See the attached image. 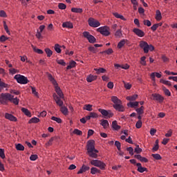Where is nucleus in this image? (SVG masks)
I'll return each mask as SVG.
<instances>
[{
    "label": "nucleus",
    "instance_id": "obj_1",
    "mask_svg": "<svg viewBox=\"0 0 177 177\" xmlns=\"http://www.w3.org/2000/svg\"><path fill=\"white\" fill-rule=\"evenodd\" d=\"M99 151L95 149V140H91L87 142V153L91 158H97Z\"/></svg>",
    "mask_w": 177,
    "mask_h": 177
},
{
    "label": "nucleus",
    "instance_id": "obj_2",
    "mask_svg": "<svg viewBox=\"0 0 177 177\" xmlns=\"http://www.w3.org/2000/svg\"><path fill=\"white\" fill-rule=\"evenodd\" d=\"M111 102L114 103L113 106L117 111L124 112L125 111V108H124V105H122V102L120 101L117 96H112Z\"/></svg>",
    "mask_w": 177,
    "mask_h": 177
},
{
    "label": "nucleus",
    "instance_id": "obj_3",
    "mask_svg": "<svg viewBox=\"0 0 177 177\" xmlns=\"http://www.w3.org/2000/svg\"><path fill=\"white\" fill-rule=\"evenodd\" d=\"M13 99V95L9 93H3L0 95V103L1 104H8Z\"/></svg>",
    "mask_w": 177,
    "mask_h": 177
},
{
    "label": "nucleus",
    "instance_id": "obj_4",
    "mask_svg": "<svg viewBox=\"0 0 177 177\" xmlns=\"http://www.w3.org/2000/svg\"><path fill=\"white\" fill-rule=\"evenodd\" d=\"M140 48H141V49H143L144 53H147L149 50H150L151 52H153V50H154L153 46L151 44L149 45V44L145 41H140Z\"/></svg>",
    "mask_w": 177,
    "mask_h": 177
},
{
    "label": "nucleus",
    "instance_id": "obj_5",
    "mask_svg": "<svg viewBox=\"0 0 177 177\" xmlns=\"http://www.w3.org/2000/svg\"><path fill=\"white\" fill-rule=\"evenodd\" d=\"M14 80H16L18 84H21L22 85H26V84H28V82H30V81H28V79L26 76L20 74L15 75L14 77Z\"/></svg>",
    "mask_w": 177,
    "mask_h": 177
},
{
    "label": "nucleus",
    "instance_id": "obj_6",
    "mask_svg": "<svg viewBox=\"0 0 177 177\" xmlns=\"http://www.w3.org/2000/svg\"><path fill=\"white\" fill-rule=\"evenodd\" d=\"M90 164L91 165H93L94 167H97L98 168H100V169H104L106 167V164L99 160H91Z\"/></svg>",
    "mask_w": 177,
    "mask_h": 177
},
{
    "label": "nucleus",
    "instance_id": "obj_7",
    "mask_svg": "<svg viewBox=\"0 0 177 177\" xmlns=\"http://www.w3.org/2000/svg\"><path fill=\"white\" fill-rule=\"evenodd\" d=\"M98 32H100L102 35H104V37H109L110 35V28L108 26H102L97 29Z\"/></svg>",
    "mask_w": 177,
    "mask_h": 177
},
{
    "label": "nucleus",
    "instance_id": "obj_8",
    "mask_svg": "<svg viewBox=\"0 0 177 177\" xmlns=\"http://www.w3.org/2000/svg\"><path fill=\"white\" fill-rule=\"evenodd\" d=\"M83 37H84V38H86V39H88L90 44H95V42H96V38H95L93 35H91L89 32H86V31L84 32Z\"/></svg>",
    "mask_w": 177,
    "mask_h": 177
},
{
    "label": "nucleus",
    "instance_id": "obj_9",
    "mask_svg": "<svg viewBox=\"0 0 177 177\" xmlns=\"http://www.w3.org/2000/svg\"><path fill=\"white\" fill-rule=\"evenodd\" d=\"M98 111L101 113L104 117H107L108 118H111V117L114 115V113H113V112H111L110 110L107 111L106 109H98Z\"/></svg>",
    "mask_w": 177,
    "mask_h": 177
},
{
    "label": "nucleus",
    "instance_id": "obj_10",
    "mask_svg": "<svg viewBox=\"0 0 177 177\" xmlns=\"http://www.w3.org/2000/svg\"><path fill=\"white\" fill-rule=\"evenodd\" d=\"M88 26H90V27H93L95 28L100 26V22H99V21L92 17L88 19Z\"/></svg>",
    "mask_w": 177,
    "mask_h": 177
},
{
    "label": "nucleus",
    "instance_id": "obj_11",
    "mask_svg": "<svg viewBox=\"0 0 177 177\" xmlns=\"http://www.w3.org/2000/svg\"><path fill=\"white\" fill-rule=\"evenodd\" d=\"M152 97H153V100H156V102H158L159 103H162V102H164V97L160 94L153 93L152 94Z\"/></svg>",
    "mask_w": 177,
    "mask_h": 177
},
{
    "label": "nucleus",
    "instance_id": "obj_12",
    "mask_svg": "<svg viewBox=\"0 0 177 177\" xmlns=\"http://www.w3.org/2000/svg\"><path fill=\"white\" fill-rule=\"evenodd\" d=\"M133 32H134V34H136V35H137L138 37H140V38H142L145 36V32L138 28H133Z\"/></svg>",
    "mask_w": 177,
    "mask_h": 177
},
{
    "label": "nucleus",
    "instance_id": "obj_13",
    "mask_svg": "<svg viewBox=\"0 0 177 177\" xmlns=\"http://www.w3.org/2000/svg\"><path fill=\"white\" fill-rule=\"evenodd\" d=\"M5 118H6V120H9V121H14L15 122L17 121V118L16 117L8 113L5 114Z\"/></svg>",
    "mask_w": 177,
    "mask_h": 177
},
{
    "label": "nucleus",
    "instance_id": "obj_14",
    "mask_svg": "<svg viewBox=\"0 0 177 177\" xmlns=\"http://www.w3.org/2000/svg\"><path fill=\"white\" fill-rule=\"evenodd\" d=\"M47 75H48V78L49 81L53 84V85H54V86H57V82H56V80H55V77H53V76H52V74L47 73Z\"/></svg>",
    "mask_w": 177,
    "mask_h": 177
},
{
    "label": "nucleus",
    "instance_id": "obj_15",
    "mask_svg": "<svg viewBox=\"0 0 177 177\" xmlns=\"http://www.w3.org/2000/svg\"><path fill=\"white\" fill-rule=\"evenodd\" d=\"M55 92L56 93H57L58 96H59V97L61 99H64V95H63V92L62 91V89H60V87L55 86Z\"/></svg>",
    "mask_w": 177,
    "mask_h": 177
},
{
    "label": "nucleus",
    "instance_id": "obj_16",
    "mask_svg": "<svg viewBox=\"0 0 177 177\" xmlns=\"http://www.w3.org/2000/svg\"><path fill=\"white\" fill-rule=\"evenodd\" d=\"M62 27L64 28H73L74 26L73 25V23L70 21H66L62 24Z\"/></svg>",
    "mask_w": 177,
    "mask_h": 177
},
{
    "label": "nucleus",
    "instance_id": "obj_17",
    "mask_svg": "<svg viewBox=\"0 0 177 177\" xmlns=\"http://www.w3.org/2000/svg\"><path fill=\"white\" fill-rule=\"evenodd\" d=\"M100 125H102L104 129H107V128H109V124L107 120L102 119L100 120Z\"/></svg>",
    "mask_w": 177,
    "mask_h": 177
},
{
    "label": "nucleus",
    "instance_id": "obj_18",
    "mask_svg": "<svg viewBox=\"0 0 177 177\" xmlns=\"http://www.w3.org/2000/svg\"><path fill=\"white\" fill-rule=\"evenodd\" d=\"M156 77L157 78H161L162 75L159 73H152L151 74V78L153 82H156Z\"/></svg>",
    "mask_w": 177,
    "mask_h": 177
},
{
    "label": "nucleus",
    "instance_id": "obj_19",
    "mask_svg": "<svg viewBox=\"0 0 177 177\" xmlns=\"http://www.w3.org/2000/svg\"><path fill=\"white\" fill-rule=\"evenodd\" d=\"M112 128L115 129V131H119V129H121V126L118 125L117 120H114L112 122Z\"/></svg>",
    "mask_w": 177,
    "mask_h": 177
},
{
    "label": "nucleus",
    "instance_id": "obj_20",
    "mask_svg": "<svg viewBox=\"0 0 177 177\" xmlns=\"http://www.w3.org/2000/svg\"><path fill=\"white\" fill-rule=\"evenodd\" d=\"M95 80H97V76L90 75L86 77L87 82H92L93 81H95Z\"/></svg>",
    "mask_w": 177,
    "mask_h": 177
},
{
    "label": "nucleus",
    "instance_id": "obj_21",
    "mask_svg": "<svg viewBox=\"0 0 177 177\" xmlns=\"http://www.w3.org/2000/svg\"><path fill=\"white\" fill-rule=\"evenodd\" d=\"M136 158H137L138 160H140L141 161V162H149V160L145 157H142V156L140 155H136Z\"/></svg>",
    "mask_w": 177,
    "mask_h": 177
},
{
    "label": "nucleus",
    "instance_id": "obj_22",
    "mask_svg": "<svg viewBox=\"0 0 177 177\" xmlns=\"http://www.w3.org/2000/svg\"><path fill=\"white\" fill-rule=\"evenodd\" d=\"M127 42H128V39L121 40L118 44V49H121V48H122V46H124V45H125V44H127Z\"/></svg>",
    "mask_w": 177,
    "mask_h": 177
},
{
    "label": "nucleus",
    "instance_id": "obj_23",
    "mask_svg": "<svg viewBox=\"0 0 177 177\" xmlns=\"http://www.w3.org/2000/svg\"><path fill=\"white\" fill-rule=\"evenodd\" d=\"M60 111L64 114V115H67L68 114V109L66 106H61Z\"/></svg>",
    "mask_w": 177,
    "mask_h": 177
},
{
    "label": "nucleus",
    "instance_id": "obj_24",
    "mask_svg": "<svg viewBox=\"0 0 177 177\" xmlns=\"http://www.w3.org/2000/svg\"><path fill=\"white\" fill-rule=\"evenodd\" d=\"M156 19L158 21H160L161 19H162V16L161 15V11L159 10H156Z\"/></svg>",
    "mask_w": 177,
    "mask_h": 177
},
{
    "label": "nucleus",
    "instance_id": "obj_25",
    "mask_svg": "<svg viewBox=\"0 0 177 177\" xmlns=\"http://www.w3.org/2000/svg\"><path fill=\"white\" fill-rule=\"evenodd\" d=\"M136 111L138 113V115H142L145 113V106H142L138 108Z\"/></svg>",
    "mask_w": 177,
    "mask_h": 177
},
{
    "label": "nucleus",
    "instance_id": "obj_26",
    "mask_svg": "<svg viewBox=\"0 0 177 177\" xmlns=\"http://www.w3.org/2000/svg\"><path fill=\"white\" fill-rule=\"evenodd\" d=\"M76 64H77V62H75V61H71L69 63V65L66 67V70H71V68H74Z\"/></svg>",
    "mask_w": 177,
    "mask_h": 177
},
{
    "label": "nucleus",
    "instance_id": "obj_27",
    "mask_svg": "<svg viewBox=\"0 0 177 177\" xmlns=\"http://www.w3.org/2000/svg\"><path fill=\"white\" fill-rule=\"evenodd\" d=\"M39 122V118L35 117V118H32L30 120H29V124H37Z\"/></svg>",
    "mask_w": 177,
    "mask_h": 177
},
{
    "label": "nucleus",
    "instance_id": "obj_28",
    "mask_svg": "<svg viewBox=\"0 0 177 177\" xmlns=\"http://www.w3.org/2000/svg\"><path fill=\"white\" fill-rule=\"evenodd\" d=\"M22 113H24L25 115H27L28 117H31V113H30V111L26 108H21Z\"/></svg>",
    "mask_w": 177,
    "mask_h": 177
},
{
    "label": "nucleus",
    "instance_id": "obj_29",
    "mask_svg": "<svg viewBox=\"0 0 177 177\" xmlns=\"http://www.w3.org/2000/svg\"><path fill=\"white\" fill-rule=\"evenodd\" d=\"M127 106L129 107H138L139 106V102H130Z\"/></svg>",
    "mask_w": 177,
    "mask_h": 177
},
{
    "label": "nucleus",
    "instance_id": "obj_30",
    "mask_svg": "<svg viewBox=\"0 0 177 177\" xmlns=\"http://www.w3.org/2000/svg\"><path fill=\"white\" fill-rule=\"evenodd\" d=\"M136 99H138V95L135 94L132 96H128L127 97V100H129L130 102L135 101Z\"/></svg>",
    "mask_w": 177,
    "mask_h": 177
},
{
    "label": "nucleus",
    "instance_id": "obj_31",
    "mask_svg": "<svg viewBox=\"0 0 177 177\" xmlns=\"http://www.w3.org/2000/svg\"><path fill=\"white\" fill-rule=\"evenodd\" d=\"M10 102L17 106V104H19V100L17 97H15V96L12 95V98Z\"/></svg>",
    "mask_w": 177,
    "mask_h": 177
},
{
    "label": "nucleus",
    "instance_id": "obj_32",
    "mask_svg": "<svg viewBox=\"0 0 177 177\" xmlns=\"http://www.w3.org/2000/svg\"><path fill=\"white\" fill-rule=\"evenodd\" d=\"M71 12H73V13H82L83 10L82 8H72Z\"/></svg>",
    "mask_w": 177,
    "mask_h": 177
},
{
    "label": "nucleus",
    "instance_id": "obj_33",
    "mask_svg": "<svg viewBox=\"0 0 177 177\" xmlns=\"http://www.w3.org/2000/svg\"><path fill=\"white\" fill-rule=\"evenodd\" d=\"M94 70L95 71H96V74L104 73V72L106 71V69L103 68H95Z\"/></svg>",
    "mask_w": 177,
    "mask_h": 177
},
{
    "label": "nucleus",
    "instance_id": "obj_34",
    "mask_svg": "<svg viewBox=\"0 0 177 177\" xmlns=\"http://www.w3.org/2000/svg\"><path fill=\"white\" fill-rule=\"evenodd\" d=\"M16 149H17V150H19V151H24V146H23V145H21V144H17V145H16Z\"/></svg>",
    "mask_w": 177,
    "mask_h": 177
},
{
    "label": "nucleus",
    "instance_id": "obj_35",
    "mask_svg": "<svg viewBox=\"0 0 177 177\" xmlns=\"http://www.w3.org/2000/svg\"><path fill=\"white\" fill-rule=\"evenodd\" d=\"M54 49L57 53H62V49H60V45L59 44H55Z\"/></svg>",
    "mask_w": 177,
    "mask_h": 177
},
{
    "label": "nucleus",
    "instance_id": "obj_36",
    "mask_svg": "<svg viewBox=\"0 0 177 177\" xmlns=\"http://www.w3.org/2000/svg\"><path fill=\"white\" fill-rule=\"evenodd\" d=\"M115 36L117 37V38L122 37V32L121 31V29H119L115 32Z\"/></svg>",
    "mask_w": 177,
    "mask_h": 177
},
{
    "label": "nucleus",
    "instance_id": "obj_37",
    "mask_svg": "<svg viewBox=\"0 0 177 177\" xmlns=\"http://www.w3.org/2000/svg\"><path fill=\"white\" fill-rule=\"evenodd\" d=\"M51 120L53 121H55L56 122H57L58 124H62V119L60 118H56L55 116H53L51 118Z\"/></svg>",
    "mask_w": 177,
    "mask_h": 177
},
{
    "label": "nucleus",
    "instance_id": "obj_38",
    "mask_svg": "<svg viewBox=\"0 0 177 177\" xmlns=\"http://www.w3.org/2000/svg\"><path fill=\"white\" fill-rule=\"evenodd\" d=\"M155 143L156 144H155L154 147H153L152 150L153 151H157V150H158V149L160 147L159 145H158V140H156Z\"/></svg>",
    "mask_w": 177,
    "mask_h": 177
},
{
    "label": "nucleus",
    "instance_id": "obj_39",
    "mask_svg": "<svg viewBox=\"0 0 177 177\" xmlns=\"http://www.w3.org/2000/svg\"><path fill=\"white\" fill-rule=\"evenodd\" d=\"M9 73H10V74H12L13 75L14 74H17V73H19V70H17L15 68H12L9 69Z\"/></svg>",
    "mask_w": 177,
    "mask_h": 177
},
{
    "label": "nucleus",
    "instance_id": "obj_40",
    "mask_svg": "<svg viewBox=\"0 0 177 177\" xmlns=\"http://www.w3.org/2000/svg\"><path fill=\"white\" fill-rule=\"evenodd\" d=\"M84 110H86L87 111H92V105L91 104H86L84 107Z\"/></svg>",
    "mask_w": 177,
    "mask_h": 177
},
{
    "label": "nucleus",
    "instance_id": "obj_41",
    "mask_svg": "<svg viewBox=\"0 0 177 177\" xmlns=\"http://www.w3.org/2000/svg\"><path fill=\"white\" fill-rule=\"evenodd\" d=\"M91 169V174H92V175H95L96 173L100 172V170L97 169L96 167H92Z\"/></svg>",
    "mask_w": 177,
    "mask_h": 177
},
{
    "label": "nucleus",
    "instance_id": "obj_42",
    "mask_svg": "<svg viewBox=\"0 0 177 177\" xmlns=\"http://www.w3.org/2000/svg\"><path fill=\"white\" fill-rule=\"evenodd\" d=\"M45 52L48 57H50V56L53 55V52H52L49 48H46Z\"/></svg>",
    "mask_w": 177,
    "mask_h": 177
},
{
    "label": "nucleus",
    "instance_id": "obj_43",
    "mask_svg": "<svg viewBox=\"0 0 177 177\" xmlns=\"http://www.w3.org/2000/svg\"><path fill=\"white\" fill-rule=\"evenodd\" d=\"M58 8H59V9H61L62 10H64V9H66V8H67V6H66V4H64L63 3H59L58 4Z\"/></svg>",
    "mask_w": 177,
    "mask_h": 177
},
{
    "label": "nucleus",
    "instance_id": "obj_44",
    "mask_svg": "<svg viewBox=\"0 0 177 177\" xmlns=\"http://www.w3.org/2000/svg\"><path fill=\"white\" fill-rule=\"evenodd\" d=\"M143 24L144 26H147V27H150L151 26V22L150 21V20L145 19L143 21Z\"/></svg>",
    "mask_w": 177,
    "mask_h": 177
},
{
    "label": "nucleus",
    "instance_id": "obj_45",
    "mask_svg": "<svg viewBox=\"0 0 177 177\" xmlns=\"http://www.w3.org/2000/svg\"><path fill=\"white\" fill-rule=\"evenodd\" d=\"M73 133H75V135H78L79 136H81V135H82V131H81V130H79L78 129H75L73 131Z\"/></svg>",
    "mask_w": 177,
    "mask_h": 177
},
{
    "label": "nucleus",
    "instance_id": "obj_46",
    "mask_svg": "<svg viewBox=\"0 0 177 177\" xmlns=\"http://www.w3.org/2000/svg\"><path fill=\"white\" fill-rule=\"evenodd\" d=\"M160 82H162V84H164L165 85H168V86H171V85H172L171 82H169L168 80H161Z\"/></svg>",
    "mask_w": 177,
    "mask_h": 177
},
{
    "label": "nucleus",
    "instance_id": "obj_47",
    "mask_svg": "<svg viewBox=\"0 0 177 177\" xmlns=\"http://www.w3.org/2000/svg\"><path fill=\"white\" fill-rule=\"evenodd\" d=\"M140 64L142 66H146V57L143 56L140 58Z\"/></svg>",
    "mask_w": 177,
    "mask_h": 177
},
{
    "label": "nucleus",
    "instance_id": "obj_48",
    "mask_svg": "<svg viewBox=\"0 0 177 177\" xmlns=\"http://www.w3.org/2000/svg\"><path fill=\"white\" fill-rule=\"evenodd\" d=\"M115 146L117 147V149L119 151H121V142H120V141H115Z\"/></svg>",
    "mask_w": 177,
    "mask_h": 177
},
{
    "label": "nucleus",
    "instance_id": "obj_49",
    "mask_svg": "<svg viewBox=\"0 0 177 177\" xmlns=\"http://www.w3.org/2000/svg\"><path fill=\"white\" fill-rule=\"evenodd\" d=\"M138 172H140V174H143V172H145V171H147V168L143 167L141 166L138 168Z\"/></svg>",
    "mask_w": 177,
    "mask_h": 177
},
{
    "label": "nucleus",
    "instance_id": "obj_50",
    "mask_svg": "<svg viewBox=\"0 0 177 177\" xmlns=\"http://www.w3.org/2000/svg\"><path fill=\"white\" fill-rule=\"evenodd\" d=\"M55 102L58 106H59V107H62L63 105L64 104V103L63 102V101H62L60 98L59 100H57Z\"/></svg>",
    "mask_w": 177,
    "mask_h": 177
},
{
    "label": "nucleus",
    "instance_id": "obj_51",
    "mask_svg": "<svg viewBox=\"0 0 177 177\" xmlns=\"http://www.w3.org/2000/svg\"><path fill=\"white\" fill-rule=\"evenodd\" d=\"M32 89V93L36 96V97H38V92H37V90L35 89V87L31 86Z\"/></svg>",
    "mask_w": 177,
    "mask_h": 177
},
{
    "label": "nucleus",
    "instance_id": "obj_52",
    "mask_svg": "<svg viewBox=\"0 0 177 177\" xmlns=\"http://www.w3.org/2000/svg\"><path fill=\"white\" fill-rule=\"evenodd\" d=\"M123 84L126 89H131V88H132V85L130 84L129 83H126L125 82L123 81Z\"/></svg>",
    "mask_w": 177,
    "mask_h": 177
},
{
    "label": "nucleus",
    "instance_id": "obj_53",
    "mask_svg": "<svg viewBox=\"0 0 177 177\" xmlns=\"http://www.w3.org/2000/svg\"><path fill=\"white\" fill-rule=\"evenodd\" d=\"M33 50L36 53H39V55H42L44 53V51L39 48H36L35 47L33 48Z\"/></svg>",
    "mask_w": 177,
    "mask_h": 177
},
{
    "label": "nucleus",
    "instance_id": "obj_54",
    "mask_svg": "<svg viewBox=\"0 0 177 177\" xmlns=\"http://www.w3.org/2000/svg\"><path fill=\"white\" fill-rule=\"evenodd\" d=\"M152 157L155 158V160H161V156L158 153L152 154Z\"/></svg>",
    "mask_w": 177,
    "mask_h": 177
},
{
    "label": "nucleus",
    "instance_id": "obj_55",
    "mask_svg": "<svg viewBox=\"0 0 177 177\" xmlns=\"http://www.w3.org/2000/svg\"><path fill=\"white\" fill-rule=\"evenodd\" d=\"M57 63L58 64H60L61 66H66V62H65L64 60H63V59H57Z\"/></svg>",
    "mask_w": 177,
    "mask_h": 177
},
{
    "label": "nucleus",
    "instance_id": "obj_56",
    "mask_svg": "<svg viewBox=\"0 0 177 177\" xmlns=\"http://www.w3.org/2000/svg\"><path fill=\"white\" fill-rule=\"evenodd\" d=\"M90 117L91 118H97V117H99V115H97V113H96L95 112H91L90 113Z\"/></svg>",
    "mask_w": 177,
    "mask_h": 177
},
{
    "label": "nucleus",
    "instance_id": "obj_57",
    "mask_svg": "<svg viewBox=\"0 0 177 177\" xmlns=\"http://www.w3.org/2000/svg\"><path fill=\"white\" fill-rule=\"evenodd\" d=\"M136 127L138 129H140V128H142V120H138L136 124Z\"/></svg>",
    "mask_w": 177,
    "mask_h": 177
},
{
    "label": "nucleus",
    "instance_id": "obj_58",
    "mask_svg": "<svg viewBox=\"0 0 177 177\" xmlns=\"http://www.w3.org/2000/svg\"><path fill=\"white\" fill-rule=\"evenodd\" d=\"M38 159V155H31L30 157V161H35V160Z\"/></svg>",
    "mask_w": 177,
    "mask_h": 177
},
{
    "label": "nucleus",
    "instance_id": "obj_59",
    "mask_svg": "<svg viewBox=\"0 0 177 177\" xmlns=\"http://www.w3.org/2000/svg\"><path fill=\"white\" fill-rule=\"evenodd\" d=\"M127 150L129 151L130 156H133V148L129 147L127 148Z\"/></svg>",
    "mask_w": 177,
    "mask_h": 177
},
{
    "label": "nucleus",
    "instance_id": "obj_60",
    "mask_svg": "<svg viewBox=\"0 0 177 177\" xmlns=\"http://www.w3.org/2000/svg\"><path fill=\"white\" fill-rule=\"evenodd\" d=\"M0 157L2 159L5 158V150L3 149H0Z\"/></svg>",
    "mask_w": 177,
    "mask_h": 177
},
{
    "label": "nucleus",
    "instance_id": "obj_61",
    "mask_svg": "<svg viewBox=\"0 0 177 177\" xmlns=\"http://www.w3.org/2000/svg\"><path fill=\"white\" fill-rule=\"evenodd\" d=\"M163 91L165 92V94L167 96H171V92L169 91V90L167 89L165 87L163 88Z\"/></svg>",
    "mask_w": 177,
    "mask_h": 177
},
{
    "label": "nucleus",
    "instance_id": "obj_62",
    "mask_svg": "<svg viewBox=\"0 0 177 177\" xmlns=\"http://www.w3.org/2000/svg\"><path fill=\"white\" fill-rule=\"evenodd\" d=\"M82 169L83 170V172H86V171H89L90 167L88 166H85V165H83L82 166Z\"/></svg>",
    "mask_w": 177,
    "mask_h": 177
},
{
    "label": "nucleus",
    "instance_id": "obj_63",
    "mask_svg": "<svg viewBox=\"0 0 177 177\" xmlns=\"http://www.w3.org/2000/svg\"><path fill=\"white\" fill-rule=\"evenodd\" d=\"M6 41H8V37H6L5 35H1L0 37V42H5Z\"/></svg>",
    "mask_w": 177,
    "mask_h": 177
},
{
    "label": "nucleus",
    "instance_id": "obj_64",
    "mask_svg": "<svg viewBox=\"0 0 177 177\" xmlns=\"http://www.w3.org/2000/svg\"><path fill=\"white\" fill-rule=\"evenodd\" d=\"M135 153H137V154L142 153V149L139 147V145H137L136 148L135 149Z\"/></svg>",
    "mask_w": 177,
    "mask_h": 177
}]
</instances>
